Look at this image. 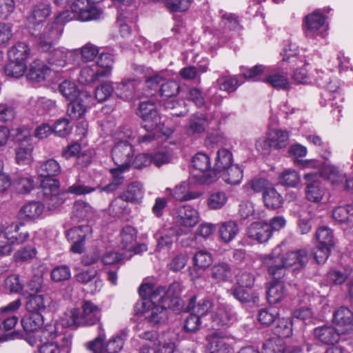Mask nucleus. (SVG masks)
<instances>
[{"instance_id":"obj_1","label":"nucleus","mask_w":353,"mask_h":353,"mask_svg":"<svg viewBox=\"0 0 353 353\" xmlns=\"http://www.w3.org/2000/svg\"><path fill=\"white\" fill-rule=\"evenodd\" d=\"M68 12L60 13L53 22L46 24L37 35V45L39 51L47 53L46 60L52 67L61 68L66 63L68 52L63 48H54L63 30V24L69 21Z\"/></svg>"},{"instance_id":"obj_2","label":"nucleus","mask_w":353,"mask_h":353,"mask_svg":"<svg viewBox=\"0 0 353 353\" xmlns=\"http://www.w3.org/2000/svg\"><path fill=\"white\" fill-rule=\"evenodd\" d=\"M309 261L308 252L305 249L289 251L281 254V248L276 247L263 258V264L268 274L276 279H282L287 268L301 270L305 268Z\"/></svg>"},{"instance_id":"obj_3","label":"nucleus","mask_w":353,"mask_h":353,"mask_svg":"<svg viewBox=\"0 0 353 353\" xmlns=\"http://www.w3.org/2000/svg\"><path fill=\"white\" fill-rule=\"evenodd\" d=\"M70 319L63 324L68 327H90L94 325H102V309L90 300H83L80 306L70 311Z\"/></svg>"},{"instance_id":"obj_4","label":"nucleus","mask_w":353,"mask_h":353,"mask_svg":"<svg viewBox=\"0 0 353 353\" xmlns=\"http://www.w3.org/2000/svg\"><path fill=\"white\" fill-rule=\"evenodd\" d=\"M161 301L163 305H151L146 299L141 300L136 304V312L144 314L147 321L152 325L164 323L168 319V310H180L181 299L174 298L168 300L167 298H163Z\"/></svg>"},{"instance_id":"obj_5","label":"nucleus","mask_w":353,"mask_h":353,"mask_svg":"<svg viewBox=\"0 0 353 353\" xmlns=\"http://www.w3.org/2000/svg\"><path fill=\"white\" fill-rule=\"evenodd\" d=\"M117 136L121 140L112 148V158L119 170L124 171L130 167L134 156L133 146L128 141L132 137L133 133L128 127L124 126L119 130Z\"/></svg>"},{"instance_id":"obj_6","label":"nucleus","mask_w":353,"mask_h":353,"mask_svg":"<svg viewBox=\"0 0 353 353\" xmlns=\"http://www.w3.org/2000/svg\"><path fill=\"white\" fill-rule=\"evenodd\" d=\"M173 219L179 235H186L199 223V212L189 205L177 207L174 210Z\"/></svg>"},{"instance_id":"obj_7","label":"nucleus","mask_w":353,"mask_h":353,"mask_svg":"<svg viewBox=\"0 0 353 353\" xmlns=\"http://www.w3.org/2000/svg\"><path fill=\"white\" fill-rule=\"evenodd\" d=\"M177 283H172L166 290L163 286L154 288L153 285L150 283L141 284L139 288V293L142 300L146 299L151 303V305H163V298L168 300L174 298H179L178 294H174L175 290L178 288Z\"/></svg>"},{"instance_id":"obj_8","label":"nucleus","mask_w":353,"mask_h":353,"mask_svg":"<svg viewBox=\"0 0 353 353\" xmlns=\"http://www.w3.org/2000/svg\"><path fill=\"white\" fill-rule=\"evenodd\" d=\"M99 0H75L71 5L72 12L77 14L81 21L98 20L103 15V10L98 7Z\"/></svg>"},{"instance_id":"obj_9","label":"nucleus","mask_w":353,"mask_h":353,"mask_svg":"<svg viewBox=\"0 0 353 353\" xmlns=\"http://www.w3.org/2000/svg\"><path fill=\"white\" fill-rule=\"evenodd\" d=\"M17 139L21 142L15 149V161L19 165H28L32 161L33 146L31 137L28 130L19 128L17 130Z\"/></svg>"},{"instance_id":"obj_10","label":"nucleus","mask_w":353,"mask_h":353,"mask_svg":"<svg viewBox=\"0 0 353 353\" xmlns=\"http://www.w3.org/2000/svg\"><path fill=\"white\" fill-rule=\"evenodd\" d=\"M43 200L50 210L56 209L65 201L63 194L59 193V181L54 178L43 179L41 183Z\"/></svg>"},{"instance_id":"obj_11","label":"nucleus","mask_w":353,"mask_h":353,"mask_svg":"<svg viewBox=\"0 0 353 353\" xmlns=\"http://www.w3.org/2000/svg\"><path fill=\"white\" fill-rule=\"evenodd\" d=\"M305 181V194L307 201L313 203L320 202L325 193L321 176L315 172L306 173L303 175Z\"/></svg>"},{"instance_id":"obj_12","label":"nucleus","mask_w":353,"mask_h":353,"mask_svg":"<svg viewBox=\"0 0 353 353\" xmlns=\"http://www.w3.org/2000/svg\"><path fill=\"white\" fill-rule=\"evenodd\" d=\"M138 114L143 120L142 126L145 130H154L159 128L161 118L154 103L141 102L139 104Z\"/></svg>"},{"instance_id":"obj_13","label":"nucleus","mask_w":353,"mask_h":353,"mask_svg":"<svg viewBox=\"0 0 353 353\" xmlns=\"http://www.w3.org/2000/svg\"><path fill=\"white\" fill-rule=\"evenodd\" d=\"M315 81L319 86L325 89V90L322 93V97H328L329 101H331L330 105L332 106L336 105V108L339 109V112H340L341 111V106L338 105L337 102L334 101L336 99H339L340 101H342L341 95L339 92L336 91L337 86L333 87L331 85L330 75L328 74H325L323 71L316 70Z\"/></svg>"},{"instance_id":"obj_14","label":"nucleus","mask_w":353,"mask_h":353,"mask_svg":"<svg viewBox=\"0 0 353 353\" xmlns=\"http://www.w3.org/2000/svg\"><path fill=\"white\" fill-rule=\"evenodd\" d=\"M57 336V327L55 323H47L43 327H41L39 330L34 333L26 334L25 340L31 346L46 344L47 343H53L52 340Z\"/></svg>"},{"instance_id":"obj_15","label":"nucleus","mask_w":353,"mask_h":353,"mask_svg":"<svg viewBox=\"0 0 353 353\" xmlns=\"http://www.w3.org/2000/svg\"><path fill=\"white\" fill-rule=\"evenodd\" d=\"M92 228L88 225H80L71 228L68 231V239L73 242L71 251L73 253L81 254L84 250L85 241L91 236Z\"/></svg>"},{"instance_id":"obj_16","label":"nucleus","mask_w":353,"mask_h":353,"mask_svg":"<svg viewBox=\"0 0 353 353\" xmlns=\"http://www.w3.org/2000/svg\"><path fill=\"white\" fill-rule=\"evenodd\" d=\"M91 99V95L87 91H83L79 94V97L70 100L67 113L70 119L77 120L81 118Z\"/></svg>"},{"instance_id":"obj_17","label":"nucleus","mask_w":353,"mask_h":353,"mask_svg":"<svg viewBox=\"0 0 353 353\" xmlns=\"http://www.w3.org/2000/svg\"><path fill=\"white\" fill-rule=\"evenodd\" d=\"M272 234L270 225L260 221L251 223L246 232L248 238L259 243L267 242Z\"/></svg>"},{"instance_id":"obj_18","label":"nucleus","mask_w":353,"mask_h":353,"mask_svg":"<svg viewBox=\"0 0 353 353\" xmlns=\"http://www.w3.org/2000/svg\"><path fill=\"white\" fill-rule=\"evenodd\" d=\"M313 334L317 341L327 345H334L340 340V334L332 325H321L313 330Z\"/></svg>"},{"instance_id":"obj_19","label":"nucleus","mask_w":353,"mask_h":353,"mask_svg":"<svg viewBox=\"0 0 353 353\" xmlns=\"http://www.w3.org/2000/svg\"><path fill=\"white\" fill-rule=\"evenodd\" d=\"M325 17L319 10L305 16L304 19V31L307 37H316L321 34L324 27Z\"/></svg>"},{"instance_id":"obj_20","label":"nucleus","mask_w":353,"mask_h":353,"mask_svg":"<svg viewBox=\"0 0 353 353\" xmlns=\"http://www.w3.org/2000/svg\"><path fill=\"white\" fill-rule=\"evenodd\" d=\"M226 334L215 331L207 336L210 353H232L230 345L226 342Z\"/></svg>"},{"instance_id":"obj_21","label":"nucleus","mask_w":353,"mask_h":353,"mask_svg":"<svg viewBox=\"0 0 353 353\" xmlns=\"http://www.w3.org/2000/svg\"><path fill=\"white\" fill-rule=\"evenodd\" d=\"M233 158L231 152L225 148H221L217 151L215 163L211 174H207L214 181L217 174L225 171V169L232 165Z\"/></svg>"},{"instance_id":"obj_22","label":"nucleus","mask_w":353,"mask_h":353,"mask_svg":"<svg viewBox=\"0 0 353 353\" xmlns=\"http://www.w3.org/2000/svg\"><path fill=\"white\" fill-rule=\"evenodd\" d=\"M178 234V231L174 227L161 228L154 235L157 241V250L160 251L163 249H170L174 239Z\"/></svg>"},{"instance_id":"obj_23","label":"nucleus","mask_w":353,"mask_h":353,"mask_svg":"<svg viewBox=\"0 0 353 353\" xmlns=\"http://www.w3.org/2000/svg\"><path fill=\"white\" fill-rule=\"evenodd\" d=\"M269 283L267 290V300L270 305L281 303L286 296L285 284L280 279H276Z\"/></svg>"},{"instance_id":"obj_24","label":"nucleus","mask_w":353,"mask_h":353,"mask_svg":"<svg viewBox=\"0 0 353 353\" xmlns=\"http://www.w3.org/2000/svg\"><path fill=\"white\" fill-rule=\"evenodd\" d=\"M44 205L38 201H32L23 205L18 212L19 219L30 221L41 217Z\"/></svg>"},{"instance_id":"obj_25","label":"nucleus","mask_w":353,"mask_h":353,"mask_svg":"<svg viewBox=\"0 0 353 353\" xmlns=\"http://www.w3.org/2000/svg\"><path fill=\"white\" fill-rule=\"evenodd\" d=\"M50 297L46 294L28 296L26 310L31 313L41 314L51 303Z\"/></svg>"},{"instance_id":"obj_26","label":"nucleus","mask_w":353,"mask_h":353,"mask_svg":"<svg viewBox=\"0 0 353 353\" xmlns=\"http://www.w3.org/2000/svg\"><path fill=\"white\" fill-rule=\"evenodd\" d=\"M97 68L98 66L94 63L83 67L79 72V82L82 85H88L105 78L103 75L105 72H101Z\"/></svg>"},{"instance_id":"obj_27","label":"nucleus","mask_w":353,"mask_h":353,"mask_svg":"<svg viewBox=\"0 0 353 353\" xmlns=\"http://www.w3.org/2000/svg\"><path fill=\"white\" fill-rule=\"evenodd\" d=\"M264 82L277 90L290 88L289 79L287 74L281 70H274L269 67V74L265 76Z\"/></svg>"},{"instance_id":"obj_28","label":"nucleus","mask_w":353,"mask_h":353,"mask_svg":"<svg viewBox=\"0 0 353 353\" xmlns=\"http://www.w3.org/2000/svg\"><path fill=\"white\" fill-rule=\"evenodd\" d=\"M213 307V302L210 299L203 298L196 301V297L193 296L189 300L186 310L192 312L200 317L208 314Z\"/></svg>"},{"instance_id":"obj_29","label":"nucleus","mask_w":353,"mask_h":353,"mask_svg":"<svg viewBox=\"0 0 353 353\" xmlns=\"http://www.w3.org/2000/svg\"><path fill=\"white\" fill-rule=\"evenodd\" d=\"M268 141L274 150H281L289 144V132L281 129H270L268 132Z\"/></svg>"},{"instance_id":"obj_30","label":"nucleus","mask_w":353,"mask_h":353,"mask_svg":"<svg viewBox=\"0 0 353 353\" xmlns=\"http://www.w3.org/2000/svg\"><path fill=\"white\" fill-rule=\"evenodd\" d=\"M333 322L344 329V332L353 330V313L346 307L336 310L333 315Z\"/></svg>"},{"instance_id":"obj_31","label":"nucleus","mask_w":353,"mask_h":353,"mask_svg":"<svg viewBox=\"0 0 353 353\" xmlns=\"http://www.w3.org/2000/svg\"><path fill=\"white\" fill-rule=\"evenodd\" d=\"M121 198L127 202L138 203L144 196V189L141 183L134 181L129 184L121 194Z\"/></svg>"},{"instance_id":"obj_32","label":"nucleus","mask_w":353,"mask_h":353,"mask_svg":"<svg viewBox=\"0 0 353 353\" xmlns=\"http://www.w3.org/2000/svg\"><path fill=\"white\" fill-rule=\"evenodd\" d=\"M139 81L136 79H125L119 83L116 88V94L118 97L124 100L132 99L134 97L136 90L139 85Z\"/></svg>"},{"instance_id":"obj_33","label":"nucleus","mask_w":353,"mask_h":353,"mask_svg":"<svg viewBox=\"0 0 353 353\" xmlns=\"http://www.w3.org/2000/svg\"><path fill=\"white\" fill-rule=\"evenodd\" d=\"M208 125V119L203 114H193L186 125V131L190 135L203 133Z\"/></svg>"},{"instance_id":"obj_34","label":"nucleus","mask_w":353,"mask_h":353,"mask_svg":"<svg viewBox=\"0 0 353 353\" xmlns=\"http://www.w3.org/2000/svg\"><path fill=\"white\" fill-rule=\"evenodd\" d=\"M137 238V230L131 225L123 227L119 235V247L122 250H131L133 245L136 243Z\"/></svg>"},{"instance_id":"obj_35","label":"nucleus","mask_w":353,"mask_h":353,"mask_svg":"<svg viewBox=\"0 0 353 353\" xmlns=\"http://www.w3.org/2000/svg\"><path fill=\"white\" fill-rule=\"evenodd\" d=\"M30 53L28 45L24 42L19 41L12 46L8 52L10 61H20L26 63Z\"/></svg>"},{"instance_id":"obj_36","label":"nucleus","mask_w":353,"mask_h":353,"mask_svg":"<svg viewBox=\"0 0 353 353\" xmlns=\"http://www.w3.org/2000/svg\"><path fill=\"white\" fill-rule=\"evenodd\" d=\"M93 214V209L88 203L77 201L73 205L71 218L75 221H81L91 219Z\"/></svg>"},{"instance_id":"obj_37","label":"nucleus","mask_w":353,"mask_h":353,"mask_svg":"<svg viewBox=\"0 0 353 353\" xmlns=\"http://www.w3.org/2000/svg\"><path fill=\"white\" fill-rule=\"evenodd\" d=\"M242 76L247 80L264 82L265 76L269 74V67L263 65H256L251 68H241Z\"/></svg>"},{"instance_id":"obj_38","label":"nucleus","mask_w":353,"mask_h":353,"mask_svg":"<svg viewBox=\"0 0 353 353\" xmlns=\"http://www.w3.org/2000/svg\"><path fill=\"white\" fill-rule=\"evenodd\" d=\"M263 199L265 205L269 209H278L283 204L282 196L272 187L263 191Z\"/></svg>"},{"instance_id":"obj_39","label":"nucleus","mask_w":353,"mask_h":353,"mask_svg":"<svg viewBox=\"0 0 353 353\" xmlns=\"http://www.w3.org/2000/svg\"><path fill=\"white\" fill-rule=\"evenodd\" d=\"M211 275L218 282L228 281L232 276V268L225 262L215 263L211 268Z\"/></svg>"},{"instance_id":"obj_40","label":"nucleus","mask_w":353,"mask_h":353,"mask_svg":"<svg viewBox=\"0 0 353 353\" xmlns=\"http://www.w3.org/2000/svg\"><path fill=\"white\" fill-rule=\"evenodd\" d=\"M228 293L242 303H256L259 301L258 296L244 287L234 286L228 290Z\"/></svg>"},{"instance_id":"obj_41","label":"nucleus","mask_w":353,"mask_h":353,"mask_svg":"<svg viewBox=\"0 0 353 353\" xmlns=\"http://www.w3.org/2000/svg\"><path fill=\"white\" fill-rule=\"evenodd\" d=\"M50 68L42 62L34 61L30 65L28 73V79L31 81L40 82L46 79L50 72Z\"/></svg>"},{"instance_id":"obj_42","label":"nucleus","mask_w":353,"mask_h":353,"mask_svg":"<svg viewBox=\"0 0 353 353\" xmlns=\"http://www.w3.org/2000/svg\"><path fill=\"white\" fill-rule=\"evenodd\" d=\"M167 191L174 199L179 201L195 199L201 196V193L198 192H188L185 183L178 185L173 190L168 188Z\"/></svg>"},{"instance_id":"obj_43","label":"nucleus","mask_w":353,"mask_h":353,"mask_svg":"<svg viewBox=\"0 0 353 353\" xmlns=\"http://www.w3.org/2000/svg\"><path fill=\"white\" fill-rule=\"evenodd\" d=\"M43 324V317L41 314L32 313L21 319V325L26 334L36 332Z\"/></svg>"},{"instance_id":"obj_44","label":"nucleus","mask_w":353,"mask_h":353,"mask_svg":"<svg viewBox=\"0 0 353 353\" xmlns=\"http://www.w3.org/2000/svg\"><path fill=\"white\" fill-rule=\"evenodd\" d=\"M61 168L59 163L53 159H50L43 162L39 169V175L43 179L53 178L61 173Z\"/></svg>"},{"instance_id":"obj_45","label":"nucleus","mask_w":353,"mask_h":353,"mask_svg":"<svg viewBox=\"0 0 353 353\" xmlns=\"http://www.w3.org/2000/svg\"><path fill=\"white\" fill-rule=\"evenodd\" d=\"M51 12L50 7L47 3H39L34 6L28 21L34 26H37L44 21Z\"/></svg>"},{"instance_id":"obj_46","label":"nucleus","mask_w":353,"mask_h":353,"mask_svg":"<svg viewBox=\"0 0 353 353\" xmlns=\"http://www.w3.org/2000/svg\"><path fill=\"white\" fill-rule=\"evenodd\" d=\"M128 338V333L125 330H121L112 336L105 345V350L108 353H118L124 345Z\"/></svg>"},{"instance_id":"obj_47","label":"nucleus","mask_w":353,"mask_h":353,"mask_svg":"<svg viewBox=\"0 0 353 353\" xmlns=\"http://www.w3.org/2000/svg\"><path fill=\"white\" fill-rule=\"evenodd\" d=\"M19 225L18 223H12L8 225V243L12 247V245H19L26 242L29 238L28 232H19Z\"/></svg>"},{"instance_id":"obj_48","label":"nucleus","mask_w":353,"mask_h":353,"mask_svg":"<svg viewBox=\"0 0 353 353\" xmlns=\"http://www.w3.org/2000/svg\"><path fill=\"white\" fill-rule=\"evenodd\" d=\"M290 156L296 158L295 162L301 165L303 168L315 166L316 162L313 160L299 159V157H305L307 154V148L299 143L291 145L288 150Z\"/></svg>"},{"instance_id":"obj_49","label":"nucleus","mask_w":353,"mask_h":353,"mask_svg":"<svg viewBox=\"0 0 353 353\" xmlns=\"http://www.w3.org/2000/svg\"><path fill=\"white\" fill-rule=\"evenodd\" d=\"M278 181L283 186L295 188L300 183V176L294 169H285L279 175Z\"/></svg>"},{"instance_id":"obj_50","label":"nucleus","mask_w":353,"mask_h":353,"mask_svg":"<svg viewBox=\"0 0 353 353\" xmlns=\"http://www.w3.org/2000/svg\"><path fill=\"white\" fill-rule=\"evenodd\" d=\"M238 232V225L233 221L223 222L219 228L220 236L225 243H229L232 241Z\"/></svg>"},{"instance_id":"obj_51","label":"nucleus","mask_w":353,"mask_h":353,"mask_svg":"<svg viewBox=\"0 0 353 353\" xmlns=\"http://www.w3.org/2000/svg\"><path fill=\"white\" fill-rule=\"evenodd\" d=\"M114 63V56L108 52H101L98 58L97 63L94 65L98 66V70L101 72H105L103 75L105 78L109 77L112 71V65Z\"/></svg>"},{"instance_id":"obj_52","label":"nucleus","mask_w":353,"mask_h":353,"mask_svg":"<svg viewBox=\"0 0 353 353\" xmlns=\"http://www.w3.org/2000/svg\"><path fill=\"white\" fill-rule=\"evenodd\" d=\"M240 85L237 76L221 75L216 81L218 88L227 92L235 91Z\"/></svg>"},{"instance_id":"obj_53","label":"nucleus","mask_w":353,"mask_h":353,"mask_svg":"<svg viewBox=\"0 0 353 353\" xmlns=\"http://www.w3.org/2000/svg\"><path fill=\"white\" fill-rule=\"evenodd\" d=\"M228 196L223 191H214L209 193L207 199V206L210 210L221 209L227 203Z\"/></svg>"},{"instance_id":"obj_54","label":"nucleus","mask_w":353,"mask_h":353,"mask_svg":"<svg viewBox=\"0 0 353 353\" xmlns=\"http://www.w3.org/2000/svg\"><path fill=\"white\" fill-rule=\"evenodd\" d=\"M316 238L318 245L320 246L332 248L334 245L333 232L328 227L322 226L319 228L316 232Z\"/></svg>"},{"instance_id":"obj_55","label":"nucleus","mask_w":353,"mask_h":353,"mask_svg":"<svg viewBox=\"0 0 353 353\" xmlns=\"http://www.w3.org/2000/svg\"><path fill=\"white\" fill-rule=\"evenodd\" d=\"M329 178L334 185H341V188L353 192V179H347L336 168L332 169Z\"/></svg>"},{"instance_id":"obj_56","label":"nucleus","mask_w":353,"mask_h":353,"mask_svg":"<svg viewBox=\"0 0 353 353\" xmlns=\"http://www.w3.org/2000/svg\"><path fill=\"white\" fill-rule=\"evenodd\" d=\"M274 332L278 336L277 339L287 338L292 334V322L289 318L278 319L274 327Z\"/></svg>"},{"instance_id":"obj_57","label":"nucleus","mask_w":353,"mask_h":353,"mask_svg":"<svg viewBox=\"0 0 353 353\" xmlns=\"http://www.w3.org/2000/svg\"><path fill=\"white\" fill-rule=\"evenodd\" d=\"M222 172L223 179L228 184L237 185L243 179V171L236 165H232Z\"/></svg>"},{"instance_id":"obj_58","label":"nucleus","mask_w":353,"mask_h":353,"mask_svg":"<svg viewBox=\"0 0 353 353\" xmlns=\"http://www.w3.org/2000/svg\"><path fill=\"white\" fill-rule=\"evenodd\" d=\"M192 164L195 170L205 175L210 171V159L208 155L203 152H198L192 159Z\"/></svg>"},{"instance_id":"obj_59","label":"nucleus","mask_w":353,"mask_h":353,"mask_svg":"<svg viewBox=\"0 0 353 353\" xmlns=\"http://www.w3.org/2000/svg\"><path fill=\"white\" fill-rule=\"evenodd\" d=\"M194 265L200 270H205L212 263V256L210 252L201 250L196 252L193 257Z\"/></svg>"},{"instance_id":"obj_60","label":"nucleus","mask_w":353,"mask_h":353,"mask_svg":"<svg viewBox=\"0 0 353 353\" xmlns=\"http://www.w3.org/2000/svg\"><path fill=\"white\" fill-rule=\"evenodd\" d=\"M59 90L61 94L69 101L79 97V94L83 91L77 90V85L68 80L59 84Z\"/></svg>"},{"instance_id":"obj_61","label":"nucleus","mask_w":353,"mask_h":353,"mask_svg":"<svg viewBox=\"0 0 353 353\" xmlns=\"http://www.w3.org/2000/svg\"><path fill=\"white\" fill-rule=\"evenodd\" d=\"M214 325L217 326L230 325L234 320L233 314L225 308H219L212 317Z\"/></svg>"},{"instance_id":"obj_62","label":"nucleus","mask_w":353,"mask_h":353,"mask_svg":"<svg viewBox=\"0 0 353 353\" xmlns=\"http://www.w3.org/2000/svg\"><path fill=\"white\" fill-rule=\"evenodd\" d=\"M98 336L92 341L86 344L87 348L93 353H102L103 342L106 337L103 325L98 327Z\"/></svg>"},{"instance_id":"obj_63","label":"nucleus","mask_w":353,"mask_h":353,"mask_svg":"<svg viewBox=\"0 0 353 353\" xmlns=\"http://www.w3.org/2000/svg\"><path fill=\"white\" fill-rule=\"evenodd\" d=\"M26 70V63L20 61H10L5 66L4 71L7 76L19 78Z\"/></svg>"},{"instance_id":"obj_64","label":"nucleus","mask_w":353,"mask_h":353,"mask_svg":"<svg viewBox=\"0 0 353 353\" xmlns=\"http://www.w3.org/2000/svg\"><path fill=\"white\" fill-rule=\"evenodd\" d=\"M285 351L282 339H272L263 345V353H284Z\"/></svg>"}]
</instances>
